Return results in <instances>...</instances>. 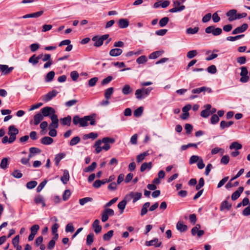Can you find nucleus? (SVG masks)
Listing matches in <instances>:
<instances>
[{"label":"nucleus","mask_w":250,"mask_h":250,"mask_svg":"<svg viewBox=\"0 0 250 250\" xmlns=\"http://www.w3.org/2000/svg\"><path fill=\"white\" fill-rule=\"evenodd\" d=\"M96 116L95 114L85 116L83 118H80L78 115H75L73 118V123L75 125H79V127H85L88 126V122L89 121L90 125H96Z\"/></svg>","instance_id":"1"},{"label":"nucleus","mask_w":250,"mask_h":250,"mask_svg":"<svg viewBox=\"0 0 250 250\" xmlns=\"http://www.w3.org/2000/svg\"><path fill=\"white\" fill-rule=\"evenodd\" d=\"M115 142V140L114 138L108 137L103 138L102 140H98L94 145L96 153H99L102 149L108 150L110 148V144H113Z\"/></svg>","instance_id":"2"},{"label":"nucleus","mask_w":250,"mask_h":250,"mask_svg":"<svg viewBox=\"0 0 250 250\" xmlns=\"http://www.w3.org/2000/svg\"><path fill=\"white\" fill-rule=\"evenodd\" d=\"M19 133V130L14 125H10L8 127V134L10 136L9 144L14 142L16 139V135Z\"/></svg>","instance_id":"3"},{"label":"nucleus","mask_w":250,"mask_h":250,"mask_svg":"<svg viewBox=\"0 0 250 250\" xmlns=\"http://www.w3.org/2000/svg\"><path fill=\"white\" fill-rule=\"evenodd\" d=\"M105 208L102 213V221L103 222H106L109 216H112L114 215V210L109 208Z\"/></svg>","instance_id":"4"},{"label":"nucleus","mask_w":250,"mask_h":250,"mask_svg":"<svg viewBox=\"0 0 250 250\" xmlns=\"http://www.w3.org/2000/svg\"><path fill=\"white\" fill-rule=\"evenodd\" d=\"M205 32L208 34L212 33L214 36H218L221 34L222 30L219 27L215 28L213 26H209L205 29Z\"/></svg>","instance_id":"5"},{"label":"nucleus","mask_w":250,"mask_h":250,"mask_svg":"<svg viewBox=\"0 0 250 250\" xmlns=\"http://www.w3.org/2000/svg\"><path fill=\"white\" fill-rule=\"evenodd\" d=\"M241 71L240 72V76H241L240 81L242 83H247L249 80V77L248 75V71L245 66L241 67Z\"/></svg>","instance_id":"6"},{"label":"nucleus","mask_w":250,"mask_h":250,"mask_svg":"<svg viewBox=\"0 0 250 250\" xmlns=\"http://www.w3.org/2000/svg\"><path fill=\"white\" fill-rule=\"evenodd\" d=\"M41 111L43 117L49 116L50 117L52 115H56L54 109L51 107L46 106L43 107L41 109Z\"/></svg>","instance_id":"7"},{"label":"nucleus","mask_w":250,"mask_h":250,"mask_svg":"<svg viewBox=\"0 0 250 250\" xmlns=\"http://www.w3.org/2000/svg\"><path fill=\"white\" fill-rule=\"evenodd\" d=\"M58 93V91L55 90H53L44 95L42 97V100L45 102L50 101L52 99L56 96Z\"/></svg>","instance_id":"8"},{"label":"nucleus","mask_w":250,"mask_h":250,"mask_svg":"<svg viewBox=\"0 0 250 250\" xmlns=\"http://www.w3.org/2000/svg\"><path fill=\"white\" fill-rule=\"evenodd\" d=\"M51 123L49 125V128H57L59 126V120L57 115H52L50 116Z\"/></svg>","instance_id":"9"},{"label":"nucleus","mask_w":250,"mask_h":250,"mask_svg":"<svg viewBox=\"0 0 250 250\" xmlns=\"http://www.w3.org/2000/svg\"><path fill=\"white\" fill-rule=\"evenodd\" d=\"M226 16L229 17L228 20L229 21L237 20V10L235 9L230 10L226 13Z\"/></svg>","instance_id":"10"},{"label":"nucleus","mask_w":250,"mask_h":250,"mask_svg":"<svg viewBox=\"0 0 250 250\" xmlns=\"http://www.w3.org/2000/svg\"><path fill=\"white\" fill-rule=\"evenodd\" d=\"M248 28V25L247 23H243L240 26L237 27L232 32V34H237L239 33L244 32Z\"/></svg>","instance_id":"11"},{"label":"nucleus","mask_w":250,"mask_h":250,"mask_svg":"<svg viewBox=\"0 0 250 250\" xmlns=\"http://www.w3.org/2000/svg\"><path fill=\"white\" fill-rule=\"evenodd\" d=\"M13 69V67H9L7 65L0 64V70L3 75H7L10 73Z\"/></svg>","instance_id":"12"},{"label":"nucleus","mask_w":250,"mask_h":250,"mask_svg":"<svg viewBox=\"0 0 250 250\" xmlns=\"http://www.w3.org/2000/svg\"><path fill=\"white\" fill-rule=\"evenodd\" d=\"M162 244L161 242H159L158 238H156L149 241L146 242V245L147 246H154L156 248L160 247Z\"/></svg>","instance_id":"13"},{"label":"nucleus","mask_w":250,"mask_h":250,"mask_svg":"<svg viewBox=\"0 0 250 250\" xmlns=\"http://www.w3.org/2000/svg\"><path fill=\"white\" fill-rule=\"evenodd\" d=\"M34 202L36 205L41 204L42 207H45L46 204L43 197L41 195H38L34 198Z\"/></svg>","instance_id":"14"},{"label":"nucleus","mask_w":250,"mask_h":250,"mask_svg":"<svg viewBox=\"0 0 250 250\" xmlns=\"http://www.w3.org/2000/svg\"><path fill=\"white\" fill-rule=\"evenodd\" d=\"M71 120H72V118L70 115H68L66 117L61 118L60 120V123L61 124V125H63V126L67 125L68 126H69L71 125Z\"/></svg>","instance_id":"15"},{"label":"nucleus","mask_w":250,"mask_h":250,"mask_svg":"<svg viewBox=\"0 0 250 250\" xmlns=\"http://www.w3.org/2000/svg\"><path fill=\"white\" fill-rule=\"evenodd\" d=\"M100 221L98 219H96L92 224V228L96 233L98 234L101 231L102 227L99 225Z\"/></svg>","instance_id":"16"},{"label":"nucleus","mask_w":250,"mask_h":250,"mask_svg":"<svg viewBox=\"0 0 250 250\" xmlns=\"http://www.w3.org/2000/svg\"><path fill=\"white\" fill-rule=\"evenodd\" d=\"M244 190V188L240 187L238 188V190L234 192L231 195V199L233 201L237 199L240 196L241 193L243 192Z\"/></svg>","instance_id":"17"},{"label":"nucleus","mask_w":250,"mask_h":250,"mask_svg":"<svg viewBox=\"0 0 250 250\" xmlns=\"http://www.w3.org/2000/svg\"><path fill=\"white\" fill-rule=\"evenodd\" d=\"M92 40L95 42L93 45L97 47L102 46L104 42L101 37L98 36H94L92 38Z\"/></svg>","instance_id":"18"},{"label":"nucleus","mask_w":250,"mask_h":250,"mask_svg":"<svg viewBox=\"0 0 250 250\" xmlns=\"http://www.w3.org/2000/svg\"><path fill=\"white\" fill-rule=\"evenodd\" d=\"M43 13V11H40L35 13L28 14L24 15L22 18L23 19L30 18H38L41 16Z\"/></svg>","instance_id":"19"},{"label":"nucleus","mask_w":250,"mask_h":250,"mask_svg":"<svg viewBox=\"0 0 250 250\" xmlns=\"http://www.w3.org/2000/svg\"><path fill=\"white\" fill-rule=\"evenodd\" d=\"M135 95L136 99L139 100H141L146 97L144 94V91L143 90L142 88L137 89L135 91Z\"/></svg>","instance_id":"20"},{"label":"nucleus","mask_w":250,"mask_h":250,"mask_svg":"<svg viewBox=\"0 0 250 250\" xmlns=\"http://www.w3.org/2000/svg\"><path fill=\"white\" fill-rule=\"evenodd\" d=\"M122 92L124 95H126L133 92V89L129 84H125L122 89Z\"/></svg>","instance_id":"21"},{"label":"nucleus","mask_w":250,"mask_h":250,"mask_svg":"<svg viewBox=\"0 0 250 250\" xmlns=\"http://www.w3.org/2000/svg\"><path fill=\"white\" fill-rule=\"evenodd\" d=\"M41 142L43 145H49L53 142V139L50 137L45 136L41 139Z\"/></svg>","instance_id":"22"},{"label":"nucleus","mask_w":250,"mask_h":250,"mask_svg":"<svg viewBox=\"0 0 250 250\" xmlns=\"http://www.w3.org/2000/svg\"><path fill=\"white\" fill-rule=\"evenodd\" d=\"M123 52V50L120 48L112 49L109 51V55L111 56L117 57L120 55Z\"/></svg>","instance_id":"23"},{"label":"nucleus","mask_w":250,"mask_h":250,"mask_svg":"<svg viewBox=\"0 0 250 250\" xmlns=\"http://www.w3.org/2000/svg\"><path fill=\"white\" fill-rule=\"evenodd\" d=\"M69 179V174L68 170H64L63 171V175L61 177V181L64 184H66L67 183Z\"/></svg>","instance_id":"24"},{"label":"nucleus","mask_w":250,"mask_h":250,"mask_svg":"<svg viewBox=\"0 0 250 250\" xmlns=\"http://www.w3.org/2000/svg\"><path fill=\"white\" fill-rule=\"evenodd\" d=\"M114 92V88L112 87H109L105 90L104 96L106 100H109Z\"/></svg>","instance_id":"25"},{"label":"nucleus","mask_w":250,"mask_h":250,"mask_svg":"<svg viewBox=\"0 0 250 250\" xmlns=\"http://www.w3.org/2000/svg\"><path fill=\"white\" fill-rule=\"evenodd\" d=\"M206 90H208L209 92H210L211 90L209 88H207L205 86H203L199 88H195L192 90V93L194 94H199L203 91H205Z\"/></svg>","instance_id":"26"},{"label":"nucleus","mask_w":250,"mask_h":250,"mask_svg":"<svg viewBox=\"0 0 250 250\" xmlns=\"http://www.w3.org/2000/svg\"><path fill=\"white\" fill-rule=\"evenodd\" d=\"M43 117L41 113H38L34 116V124L35 125H38L42 120Z\"/></svg>","instance_id":"27"},{"label":"nucleus","mask_w":250,"mask_h":250,"mask_svg":"<svg viewBox=\"0 0 250 250\" xmlns=\"http://www.w3.org/2000/svg\"><path fill=\"white\" fill-rule=\"evenodd\" d=\"M152 164L151 162L149 163H144L142 164L140 168V171L141 172H144L145 171L146 169H148V170L150 169L152 167Z\"/></svg>","instance_id":"28"},{"label":"nucleus","mask_w":250,"mask_h":250,"mask_svg":"<svg viewBox=\"0 0 250 250\" xmlns=\"http://www.w3.org/2000/svg\"><path fill=\"white\" fill-rule=\"evenodd\" d=\"M129 25L128 21L126 19H122L119 21L118 25L121 28H125Z\"/></svg>","instance_id":"29"},{"label":"nucleus","mask_w":250,"mask_h":250,"mask_svg":"<svg viewBox=\"0 0 250 250\" xmlns=\"http://www.w3.org/2000/svg\"><path fill=\"white\" fill-rule=\"evenodd\" d=\"M65 156V154L64 153H61L57 154L54 159L56 165L58 166L61 160L63 159Z\"/></svg>","instance_id":"30"},{"label":"nucleus","mask_w":250,"mask_h":250,"mask_svg":"<svg viewBox=\"0 0 250 250\" xmlns=\"http://www.w3.org/2000/svg\"><path fill=\"white\" fill-rule=\"evenodd\" d=\"M177 229L180 232L186 231L188 229L187 225L183 224V223L178 222L176 225Z\"/></svg>","instance_id":"31"},{"label":"nucleus","mask_w":250,"mask_h":250,"mask_svg":"<svg viewBox=\"0 0 250 250\" xmlns=\"http://www.w3.org/2000/svg\"><path fill=\"white\" fill-rule=\"evenodd\" d=\"M231 207V205L229 204L227 200L223 201L221 205L220 210H223L225 209L229 210Z\"/></svg>","instance_id":"32"},{"label":"nucleus","mask_w":250,"mask_h":250,"mask_svg":"<svg viewBox=\"0 0 250 250\" xmlns=\"http://www.w3.org/2000/svg\"><path fill=\"white\" fill-rule=\"evenodd\" d=\"M233 123L234 122L231 121L229 122H226L225 121H222L220 123V127L221 129H224L225 128L229 127L232 125Z\"/></svg>","instance_id":"33"},{"label":"nucleus","mask_w":250,"mask_h":250,"mask_svg":"<svg viewBox=\"0 0 250 250\" xmlns=\"http://www.w3.org/2000/svg\"><path fill=\"white\" fill-rule=\"evenodd\" d=\"M55 76V72L53 71L49 72L45 78V82H50L53 80Z\"/></svg>","instance_id":"34"},{"label":"nucleus","mask_w":250,"mask_h":250,"mask_svg":"<svg viewBox=\"0 0 250 250\" xmlns=\"http://www.w3.org/2000/svg\"><path fill=\"white\" fill-rule=\"evenodd\" d=\"M126 201L123 200L120 202L118 204V208L120 210V213L122 214L124 212V210L125 208L126 205Z\"/></svg>","instance_id":"35"},{"label":"nucleus","mask_w":250,"mask_h":250,"mask_svg":"<svg viewBox=\"0 0 250 250\" xmlns=\"http://www.w3.org/2000/svg\"><path fill=\"white\" fill-rule=\"evenodd\" d=\"M97 166V163L95 162L92 163V164L89 166L88 167L85 168L83 169L84 172H92L96 168Z\"/></svg>","instance_id":"36"},{"label":"nucleus","mask_w":250,"mask_h":250,"mask_svg":"<svg viewBox=\"0 0 250 250\" xmlns=\"http://www.w3.org/2000/svg\"><path fill=\"white\" fill-rule=\"evenodd\" d=\"M150 206V203L149 202H146L145 203L141 209V215L144 216L145 214H146L147 212V208Z\"/></svg>","instance_id":"37"},{"label":"nucleus","mask_w":250,"mask_h":250,"mask_svg":"<svg viewBox=\"0 0 250 250\" xmlns=\"http://www.w3.org/2000/svg\"><path fill=\"white\" fill-rule=\"evenodd\" d=\"M39 60L36 58L35 54L33 55L28 60V62L31 63L33 66L36 65L38 62Z\"/></svg>","instance_id":"38"},{"label":"nucleus","mask_w":250,"mask_h":250,"mask_svg":"<svg viewBox=\"0 0 250 250\" xmlns=\"http://www.w3.org/2000/svg\"><path fill=\"white\" fill-rule=\"evenodd\" d=\"M81 141V138L79 136H75L72 138L69 142V145L70 146H74L78 144Z\"/></svg>","instance_id":"39"},{"label":"nucleus","mask_w":250,"mask_h":250,"mask_svg":"<svg viewBox=\"0 0 250 250\" xmlns=\"http://www.w3.org/2000/svg\"><path fill=\"white\" fill-rule=\"evenodd\" d=\"M94 235L93 233H89L86 237V244L91 245L94 241Z\"/></svg>","instance_id":"40"},{"label":"nucleus","mask_w":250,"mask_h":250,"mask_svg":"<svg viewBox=\"0 0 250 250\" xmlns=\"http://www.w3.org/2000/svg\"><path fill=\"white\" fill-rule=\"evenodd\" d=\"M242 145L237 142H233L229 146L230 149H235L236 150H238L242 148Z\"/></svg>","instance_id":"41"},{"label":"nucleus","mask_w":250,"mask_h":250,"mask_svg":"<svg viewBox=\"0 0 250 250\" xmlns=\"http://www.w3.org/2000/svg\"><path fill=\"white\" fill-rule=\"evenodd\" d=\"M93 198L91 197H84L79 200V203L81 206L84 205L89 202H92Z\"/></svg>","instance_id":"42"},{"label":"nucleus","mask_w":250,"mask_h":250,"mask_svg":"<svg viewBox=\"0 0 250 250\" xmlns=\"http://www.w3.org/2000/svg\"><path fill=\"white\" fill-rule=\"evenodd\" d=\"M163 52L160 51H157L152 52L149 56V58L150 59H155L159 57L162 55Z\"/></svg>","instance_id":"43"},{"label":"nucleus","mask_w":250,"mask_h":250,"mask_svg":"<svg viewBox=\"0 0 250 250\" xmlns=\"http://www.w3.org/2000/svg\"><path fill=\"white\" fill-rule=\"evenodd\" d=\"M199 27H195L194 28H188L186 30V33L187 34H195L197 33L199 31Z\"/></svg>","instance_id":"44"},{"label":"nucleus","mask_w":250,"mask_h":250,"mask_svg":"<svg viewBox=\"0 0 250 250\" xmlns=\"http://www.w3.org/2000/svg\"><path fill=\"white\" fill-rule=\"evenodd\" d=\"M169 19L168 17H165L162 18L159 22L160 27H163L165 26L168 22Z\"/></svg>","instance_id":"45"},{"label":"nucleus","mask_w":250,"mask_h":250,"mask_svg":"<svg viewBox=\"0 0 250 250\" xmlns=\"http://www.w3.org/2000/svg\"><path fill=\"white\" fill-rule=\"evenodd\" d=\"M224 149L219 147H215L211 150V153L212 155L216 154L218 153H220L222 155L224 153Z\"/></svg>","instance_id":"46"},{"label":"nucleus","mask_w":250,"mask_h":250,"mask_svg":"<svg viewBox=\"0 0 250 250\" xmlns=\"http://www.w3.org/2000/svg\"><path fill=\"white\" fill-rule=\"evenodd\" d=\"M113 230H110L104 235L103 239L105 241H108L111 238V237L113 236Z\"/></svg>","instance_id":"47"},{"label":"nucleus","mask_w":250,"mask_h":250,"mask_svg":"<svg viewBox=\"0 0 250 250\" xmlns=\"http://www.w3.org/2000/svg\"><path fill=\"white\" fill-rule=\"evenodd\" d=\"M201 158L197 155H192L189 159V163L190 165H192L196 162H198Z\"/></svg>","instance_id":"48"},{"label":"nucleus","mask_w":250,"mask_h":250,"mask_svg":"<svg viewBox=\"0 0 250 250\" xmlns=\"http://www.w3.org/2000/svg\"><path fill=\"white\" fill-rule=\"evenodd\" d=\"M147 61V59L145 55H142L138 58L136 62L138 64H143L146 63Z\"/></svg>","instance_id":"49"},{"label":"nucleus","mask_w":250,"mask_h":250,"mask_svg":"<svg viewBox=\"0 0 250 250\" xmlns=\"http://www.w3.org/2000/svg\"><path fill=\"white\" fill-rule=\"evenodd\" d=\"M244 36L245 35L244 34H241V35H237L234 37L229 36V37H227L226 39H227V40H228L229 41L233 42V41H235L236 40H237L241 38H243L244 37Z\"/></svg>","instance_id":"50"},{"label":"nucleus","mask_w":250,"mask_h":250,"mask_svg":"<svg viewBox=\"0 0 250 250\" xmlns=\"http://www.w3.org/2000/svg\"><path fill=\"white\" fill-rule=\"evenodd\" d=\"M144 108L142 106H140L134 110L133 114L134 116L139 117L141 116L143 113Z\"/></svg>","instance_id":"51"},{"label":"nucleus","mask_w":250,"mask_h":250,"mask_svg":"<svg viewBox=\"0 0 250 250\" xmlns=\"http://www.w3.org/2000/svg\"><path fill=\"white\" fill-rule=\"evenodd\" d=\"M133 197L132 198L133 203H135L138 200L140 199L142 196V194L141 192H133Z\"/></svg>","instance_id":"52"},{"label":"nucleus","mask_w":250,"mask_h":250,"mask_svg":"<svg viewBox=\"0 0 250 250\" xmlns=\"http://www.w3.org/2000/svg\"><path fill=\"white\" fill-rule=\"evenodd\" d=\"M71 194V192L70 190L69 189H66L62 195L63 200L65 201L67 200L69 198Z\"/></svg>","instance_id":"53"},{"label":"nucleus","mask_w":250,"mask_h":250,"mask_svg":"<svg viewBox=\"0 0 250 250\" xmlns=\"http://www.w3.org/2000/svg\"><path fill=\"white\" fill-rule=\"evenodd\" d=\"M185 8V6L184 5H181L179 7H174L169 10V12L171 13L180 12L183 10Z\"/></svg>","instance_id":"54"},{"label":"nucleus","mask_w":250,"mask_h":250,"mask_svg":"<svg viewBox=\"0 0 250 250\" xmlns=\"http://www.w3.org/2000/svg\"><path fill=\"white\" fill-rule=\"evenodd\" d=\"M197 55V51L195 50L188 51L187 54V57L188 59H192Z\"/></svg>","instance_id":"55"},{"label":"nucleus","mask_w":250,"mask_h":250,"mask_svg":"<svg viewBox=\"0 0 250 250\" xmlns=\"http://www.w3.org/2000/svg\"><path fill=\"white\" fill-rule=\"evenodd\" d=\"M8 164V159L7 158H4L2 159L0 164V167L1 168L5 169L7 167Z\"/></svg>","instance_id":"56"},{"label":"nucleus","mask_w":250,"mask_h":250,"mask_svg":"<svg viewBox=\"0 0 250 250\" xmlns=\"http://www.w3.org/2000/svg\"><path fill=\"white\" fill-rule=\"evenodd\" d=\"M98 81V78L97 77H94L90 79L88 81V85L90 87H93L95 86Z\"/></svg>","instance_id":"57"},{"label":"nucleus","mask_w":250,"mask_h":250,"mask_svg":"<svg viewBox=\"0 0 250 250\" xmlns=\"http://www.w3.org/2000/svg\"><path fill=\"white\" fill-rule=\"evenodd\" d=\"M77 103L78 100L76 99H73L65 102V105L66 106L69 107L75 105Z\"/></svg>","instance_id":"58"},{"label":"nucleus","mask_w":250,"mask_h":250,"mask_svg":"<svg viewBox=\"0 0 250 250\" xmlns=\"http://www.w3.org/2000/svg\"><path fill=\"white\" fill-rule=\"evenodd\" d=\"M37 185V182L35 181H30L26 184V187L29 189L34 188Z\"/></svg>","instance_id":"59"},{"label":"nucleus","mask_w":250,"mask_h":250,"mask_svg":"<svg viewBox=\"0 0 250 250\" xmlns=\"http://www.w3.org/2000/svg\"><path fill=\"white\" fill-rule=\"evenodd\" d=\"M75 229L72 223H68L65 227V231L66 232H72L74 231Z\"/></svg>","instance_id":"60"},{"label":"nucleus","mask_w":250,"mask_h":250,"mask_svg":"<svg viewBox=\"0 0 250 250\" xmlns=\"http://www.w3.org/2000/svg\"><path fill=\"white\" fill-rule=\"evenodd\" d=\"M113 79V77L111 76H108L106 78L103 80L101 82V84L103 85H106L109 83Z\"/></svg>","instance_id":"61"},{"label":"nucleus","mask_w":250,"mask_h":250,"mask_svg":"<svg viewBox=\"0 0 250 250\" xmlns=\"http://www.w3.org/2000/svg\"><path fill=\"white\" fill-rule=\"evenodd\" d=\"M219 121V117L216 115V114H213L211 117V119H210V122L212 124H217Z\"/></svg>","instance_id":"62"},{"label":"nucleus","mask_w":250,"mask_h":250,"mask_svg":"<svg viewBox=\"0 0 250 250\" xmlns=\"http://www.w3.org/2000/svg\"><path fill=\"white\" fill-rule=\"evenodd\" d=\"M207 71L209 73L215 74L217 71L216 67L214 65H211L208 67Z\"/></svg>","instance_id":"63"},{"label":"nucleus","mask_w":250,"mask_h":250,"mask_svg":"<svg viewBox=\"0 0 250 250\" xmlns=\"http://www.w3.org/2000/svg\"><path fill=\"white\" fill-rule=\"evenodd\" d=\"M40 227L38 225H34L30 228L31 233L36 235Z\"/></svg>","instance_id":"64"}]
</instances>
